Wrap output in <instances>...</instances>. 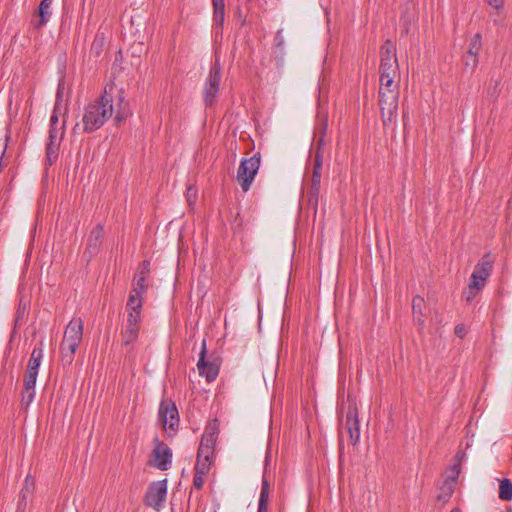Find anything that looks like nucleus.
I'll use <instances>...</instances> for the list:
<instances>
[{
  "label": "nucleus",
  "mask_w": 512,
  "mask_h": 512,
  "mask_svg": "<svg viewBox=\"0 0 512 512\" xmlns=\"http://www.w3.org/2000/svg\"><path fill=\"white\" fill-rule=\"evenodd\" d=\"M113 98L105 90L97 99L89 103L82 116L83 131L92 133L100 129L113 115Z\"/></svg>",
  "instance_id": "1"
},
{
  "label": "nucleus",
  "mask_w": 512,
  "mask_h": 512,
  "mask_svg": "<svg viewBox=\"0 0 512 512\" xmlns=\"http://www.w3.org/2000/svg\"><path fill=\"white\" fill-rule=\"evenodd\" d=\"M394 79V77H380L378 97L384 126L392 124L398 112L399 85L395 83Z\"/></svg>",
  "instance_id": "2"
},
{
  "label": "nucleus",
  "mask_w": 512,
  "mask_h": 512,
  "mask_svg": "<svg viewBox=\"0 0 512 512\" xmlns=\"http://www.w3.org/2000/svg\"><path fill=\"white\" fill-rule=\"evenodd\" d=\"M84 322L80 317H73L65 328L60 343V356L63 366H70L83 338Z\"/></svg>",
  "instance_id": "3"
},
{
  "label": "nucleus",
  "mask_w": 512,
  "mask_h": 512,
  "mask_svg": "<svg viewBox=\"0 0 512 512\" xmlns=\"http://www.w3.org/2000/svg\"><path fill=\"white\" fill-rule=\"evenodd\" d=\"M381 62L380 77H396L399 73V64L396 57V48L391 40H386L380 50Z\"/></svg>",
  "instance_id": "4"
},
{
  "label": "nucleus",
  "mask_w": 512,
  "mask_h": 512,
  "mask_svg": "<svg viewBox=\"0 0 512 512\" xmlns=\"http://www.w3.org/2000/svg\"><path fill=\"white\" fill-rule=\"evenodd\" d=\"M260 161V153H256L250 158L242 159L240 162L237 170V180L244 192H247L250 189V186L260 167Z\"/></svg>",
  "instance_id": "5"
},
{
  "label": "nucleus",
  "mask_w": 512,
  "mask_h": 512,
  "mask_svg": "<svg viewBox=\"0 0 512 512\" xmlns=\"http://www.w3.org/2000/svg\"><path fill=\"white\" fill-rule=\"evenodd\" d=\"M167 490L168 484L166 478L150 483L144 495V504L156 511H160L164 507Z\"/></svg>",
  "instance_id": "6"
},
{
  "label": "nucleus",
  "mask_w": 512,
  "mask_h": 512,
  "mask_svg": "<svg viewBox=\"0 0 512 512\" xmlns=\"http://www.w3.org/2000/svg\"><path fill=\"white\" fill-rule=\"evenodd\" d=\"M197 368L199 371V374L208 382L214 381L218 374L220 369V363L217 358L215 357H207V350H206V341L203 339L201 351L199 353V359L197 363Z\"/></svg>",
  "instance_id": "7"
},
{
  "label": "nucleus",
  "mask_w": 512,
  "mask_h": 512,
  "mask_svg": "<svg viewBox=\"0 0 512 512\" xmlns=\"http://www.w3.org/2000/svg\"><path fill=\"white\" fill-rule=\"evenodd\" d=\"M458 462L449 468L444 477L442 485L439 487L441 493L438 495V500L447 502L452 496L455 488V483L461 472V458L459 453L456 455Z\"/></svg>",
  "instance_id": "8"
},
{
  "label": "nucleus",
  "mask_w": 512,
  "mask_h": 512,
  "mask_svg": "<svg viewBox=\"0 0 512 512\" xmlns=\"http://www.w3.org/2000/svg\"><path fill=\"white\" fill-rule=\"evenodd\" d=\"M153 460L149 462V465L165 471L168 470L172 462V450L166 443L155 439V447L152 451Z\"/></svg>",
  "instance_id": "9"
},
{
  "label": "nucleus",
  "mask_w": 512,
  "mask_h": 512,
  "mask_svg": "<svg viewBox=\"0 0 512 512\" xmlns=\"http://www.w3.org/2000/svg\"><path fill=\"white\" fill-rule=\"evenodd\" d=\"M159 421L163 427L175 430L179 424L178 409L172 400H162L159 407Z\"/></svg>",
  "instance_id": "10"
},
{
  "label": "nucleus",
  "mask_w": 512,
  "mask_h": 512,
  "mask_svg": "<svg viewBox=\"0 0 512 512\" xmlns=\"http://www.w3.org/2000/svg\"><path fill=\"white\" fill-rule=\"evenodd\" d=\"M219 432L220 429L217 420H212L208 422L202 435L198 451L214 455V450Z\"/></svg>",
  "instance_id": "11"
},
{
  "label": "nucleus",
  "mask_w": 512,
  "mask_h": 512,
  "mask_svg": "<svg viewBox=\"0 0 512 512\" xmlns=\"http://www.w3.org/2000/svg\"><path fill=\"white\" fill-rule=\"evenodd\" d=\"M344 429L349 435L350 443L356 445L360 439V423L356 404H350L348 406Z\"/></svg>",
  "instance_id": "12"
},
{
  "label": "nucleus",
  "mask_w": 512,
  "mask_h": 512,
  "mask_svg": "<svg viewBox=\"0 0 512 512\" xmlns=\"http://www.w3.org/2000/svg\"><path fill=\"white\" fill-rule=\"evenodd\" d=\"M141 327V318L137 313H128L125 329L121 333L122 343L128 346L134 343L138 336Z\"/></svg>",
  "instance_id": "13"
},
{
  "label": "nucleus",
  "mask_w": 512,
  "mask_h": 512,
  "mask_svg": "<svg viewBox=\"0 0 512 512\" xmlns=\"http://www.w3.org/2000/svg\"><path fill=\"white\" fill-rule=\"evenodd\" d=\"M104 237V227L102 224H97L90 232L86 252L89 253L90 257L96 255L102 244Z\"/></svg>",
  "instance_id": "14"
},
{
  "label": "nucleus",
  "mask_w": 512,
  "mask_h": 512,
  "mask_svg": "<svg viewBox=\"0 0 512 512\" xmlns=\"http://www.w3.org/2000/svg\"><path fill=\"white\" fill-rule=\"evenodd\" d=\"M52 0H41L39 8L36 12L37 20L32 21V26L36 29H41L49 21L52 10Z\"/></svg>",
  "instance_id": "15"
},
{
  "label": "nucleus",
  "mask_w": 512,
  "mask_h": 512,
  "mask_svg": "<svg viewBox=\"0 0 512 512\" xmlns=\"http://www.w3.org/2000/svg\"><path fill=\"white\" fill-rule=\"evenodd\" d=\"M424 308V298L419 295L415 296L412 300L413 321L420 330H422L425 326V318L423 313Z\"/></svg>",
  "instance_id": "16"
},
{
  "label": "nucleus",
  "mask_w": 512,
  "mask_h": 512,
  "mask_svg": "<svg viewBox=\"0 0 512 512\" xmlns=\"http://www.w3.org/2000/svg\"><path fill=\"white\" fill-rule=\"evenodd\" d=\"M494 257L491 253H486L475 265L473 273L489 278L493 269Z\"/></svg>",
  "instance_id": "17"
},
{
  "label": "nucleus",
  "mask_w": 512,
  "mask_h": 512,
  "mask_svg": "<svg viewBox=\"0 0 512 512\" xmlns=\"http://www.w3.org/2000/svg\"><path fill=\"white\" fill-rule=\"evenodd\" d=\"M221 79V64L220 61L216 59L210 67V71L204 85L220 90Z\"/></svg>",
  "instance_id": "18"
},
{
  "label": "nucleus",
  "mask_w": 512,
  "mask_h": 512,
  "mask_svg": "<svg viewBox=\"0 0 512 512\" xmlns=\"http://www.w3.org/2000/svg\"><path fill=\"white\" fill-rule=\"evenodd\" d=\"M214 461V455L209 453L197 452L195 472L207 475Z\"/></svg>",
  "instance_id": "19"
},
{
  "label": "nucleus",
  "mask_w": 512,
  "mask_h": 512,
  "mask_svg": "<svg viewBox=\"0 0 512 512\" xmlns=\"http://www.w3.org/2000/svg\"><path fill=\"white\" fill-rule=\"evenodd\" d=\"M42 358H43V342L41 341L32 350L30 359L27 364V370L28 371H36L38 373Z\"/></svg>",
  "instance_id": "20"
},
{
  "label": "nucleus",
  "mask_w": 512,
  "mask_h": 512,
  "mask_svg": "<svg viewBox=\"0 0 512 512\" xmlns=\"http://www.w3.org/2000/svg\"><path fill=\"white\" fill-rule=\"evenodd\" d=\"M213 20L217 27L221 28L225 21V3L224 0H212Z\"/></svg>",
  "instance_id": "21"
},
{
  "label": "nucleus",
  "mask_w": 512,
  "mask_h": 512,
  "mask_svg": "<svg viewBox=\"0 0 512 512\" xmlns=\"http://www.w3.org/2000/svg\"><path fill=\"white\" fill-rule=\"evenodd\" d=\"M142 295L143 294L133 293L131 291L128 301H127V305H126L128 313H133V314L137 313L138 315L141 314V310H142V306H143Z\"/></svg>",
  "instance_id": "22"
},
{
  "label": "nucleus",
  "mask_w": 512,
  "mask_h": 512,
  "mask_svg": "<svg viewBox=\"0 0 512 512\" xmlns=\"http://www.w3.org/2000/svg\"><path fill=\"white\" fill-rule=\"evenodd\" d=\"M269 489H270L269 482L264 477L262 480V486H261V492H260L257 512H267L268 511Z\"/></svg>",
  "instance_id": "23"
},
{
  "label": "nucleus",
  "mask_w": 512,
  "mask_h": 512,
  "mask_svg": "<svg viewBox=\"0 0 512 512\" xmlns=\"http://www.w3.org/2000/svg\"><path fill=\"white\" fill-rule=\"evenodd\" d=\"M321 174L316 172L312 173L311 186L309 188V202H314L317 205L318 196L320 193Z\"/></svg>",
  "instance_id": "24"
},
{
  "label": "nucleus",
  "mask_w": 512,
  "mask_h": 512,
  "mask_svg": "<svg viewBox=\"0 0 512 512\" xmlns=\"http://www.w3.org/2000/svg\"><path fill=\"white\" fill-rule=\"evenodd\" d=\"M499 498L503 501L512 500V482L507 478L500 480Z\"/></svg>",
  "instance_id": "25"
},
{
  "label": "nucleus",
  "mask_w": 512,
  "mask_h": 512,
  "mask_svg": "<svg viewBox=\"0 0 512 512\" xmlns=\"http://www.w3.org/2000/svg\"><path fill=\"white\" fill-rule=\"evenodd\" d=\"M482 49V36L480 33L475 34L469 43L467 54L471 57L478 58V55Z\"/></svg>",
  "instance_id": "26"
},
{
  "label": "nucleus",
  "mask_w": 512,
  "mask_h": 512,
  "mask_svg": "<svg viewBox=\"0 0 512 512\" xmlns=\"http://www.w3.org/2000/svg\"><path fill=\"white\" fill-rule=\"evenodd\" d=\"M60 142L48 141L46 147V160L49 165H52L58 159Z\"/></svg>",
  "instance_id": "27"
},
{
  "label": "nucleus",
  "mask_w": 512,
  "mask_h": 512,
  "mask_svg": "<svg viewBox=\"0 0 512 512\" xmlns=\"http://www.w3.org/2000/svg\"><path fill=\"white\" fill-rule=\"evenodd\" d=\"M219 90L204 85L203 101L206 107H212L218 97Z\"/></svg>",
  "instance_id": "28"
},
{
  "label": "nucleus",
  "mask_w": 512,
  "mask_h": 512,
  "mask_svg": "<svg viewBox=\"0 0 512 512\" xmlns=\"http://www.w3.org/2000/svg\"><path fill=\"white\" fill-rule=\"evenodd\" d=\"M105 37L103 33H97L90 48V53L98 57L103 51Z\"/></svg>",
  "instance_id": "29"
},
{
  "label": "nucleus",
  "mask_w": 512,
  "mask_h": 512,
  "mask_svg": "<svg viewBox=\"0 0 512 512\" xmlns=\"http://www.w3.org/2000/svg\"><path fill=\"white\" fill-rule=\"evenodd\" d=\"M146 281H147V277L135 275L134 279H133L132 292L144 294L148 288Z\"/></svg>",
  "instance_id": "30"
},
{
  "label": "nucleus",
  "mask_w": 512,
  "mask_h": 512,
  "mask_svg": "<svg viewBox=\"0 0 512 512\" xmlns=\"http://www.w3.org/2000/svg\"><path fill=\"white\" fill-rule=\"evenodd\" d=\"M487 278L477 275L475 273H472L470 281H469V288L474 290H482L486 284Z\"/></svg>",
  "instance_id": "31"
},
{
  "label": "nucleus",
  "mask_w": 512,
  "mask_h": 512,
  "mask_svg": "<svg viewBox=\"0 0 512 512\" xmlns=\"http://www.w3.org/2000/svg\"><path fill=\"white\" fill-rule=\"evenodd\" d=\"M35 397V389L34 388H25L23 387L22 398H21V407L27 409L31 402Z\"/></svg>",
  "instance_id": "32"
},
{
  "label": "nucleus",
  "mask_w": 512,
  "mask_h": 512,
  "mask_svg": "<svg viewBox=\"0 0 512 512\" xmlns=\"http://www.w3.org/2000/svg\"><path fill=\"white\" fill-rule=\"evenodd\" d=\"M60 92L57 93L56 103L52 112V115L50 117V128L51 127H57V124L59 122L58 114L60 112Z\"/></svg>",
  "instance_id": "33"
},
{
  "label": "nucleus",
  "mask_w": 512,
  "mask_h": 512,
  "mask_svg": "<svg viewBox=\"0 0 512 512\" xmlns=\"http://www.w3.org/2000/svg\"><path fill=\"white\" fill-rule=\"evenodd\" d=\"M38 373L36 371H28L26 370V373L24 375V387L25 388H34L36 385Z\"/></svg>",
  "instance_id": "34"
},
{
  "label": "nucleus",
  "mask_w": 512,
  "mask_h": 512,
  "mask_svg": "<svg viewBox=\"0 0 512 512\" xmlns=\"http://www.w3.org/2000/svg\"><path fill=\"white\" fill-rule=\"evenodd\" d=\"M149 273H150V261L142 260L138 265L137 272L135 275L148 277Z\"/></svg>",
  "instance_id": "35"
},
{
  "label": "nucleus",
  "mask_w": 512,
  "mask_h": 512,
  "mask_svg": "<svg viewBox=\"0 0 512 512\" xmlns=\"http://www.w3.org/2000/svg\"><path fill=\"white\" fill-rule=\"evenodd\" d=\"M62 137H63L62 128L51 127L49 129V141L50 142H52V140L55 141V142H60Z\"/></svg>",
  "instance_id": "36"
},
{
  "label": "nucleus",
  "mask_w": 512,
  "mask_h": 512,
  "mask_svg": "<svg viewBox=\"0 0 512 512\" xmlns=\"http://www.w3.org/2000/svg\"><path fill=\"white\" fill-rule=\"evenodd\" d=\"M478 63H479V60L476 57H471L468 54L465 57V60H464L465 69H470V72H473L475 70Z\"/></svg>",
  "instance_id": "37"
},
{
  "label": "nucleus",
  "mask_w": 512,
  "mask_h": 512,
  "mask_svg": "<svg viewBox=\"0 0 512 512\" xmlns=\"http://www.w3.org/2000/svg\"><path fill=\"white\" fill-rule=\"evenodd\" d=\"M205 477H206L205 474H200V473L195 472L194 479H193V485L196 489L200 490L203 487L204 482H205Z\"/></svg>",
  "instance_id": "38"
},
{
  "label": "nucleus",
  "mask_w": 512,
  "mask_h": 512,
  "mask_svg": "<svg viewBox=\"0 0 512 512\" xmlns=\"http://www.w3.org/2000/svg\"><path fill=\"white\" fill-rule=\"evenodd\" d=\"M186 198L189 205H193L197 198V190L193 186L187 188Z\"/></svg>",
  "instance_id": "39"
},
{
  "label": "nucleus",
  "mask_w": 512,
  "mask_h": 512,
  "mask_svg": "<svg viewBox=\"0 0 512 512\" xmlns=\"http://www.w3.org/2000/svg\"><path fill=\"white\" fill-rule=\"evenodd\" d=\"M322 170V155L319 152H316L315 158H314V167H313V173H320Z\"/></svg>",
  "instance_id": "40"
},
{
  "label": "nucleus",
  "mask_w": 512,
  "mask_h": 512,
  "mask_svg": "<svg viewBox=\"0 0 512 512\" xmlns=\"http://www.w3.org/2000/svg\"><path fill=\"white\" fill-rule=\"evenodd\" d=\"M454 332L459 338L463 339L467 335V327L464 324H457Z\"/></svg>",
  "instance_id": "41"
},
{
  "label": "nucleus",
  "mask_w": 512,
  "mask_h": 512,
  "mask_svg": "<svg viewBox=\"0 0 512 512\" xmlns=\"http://www.w3.org/2000/svg\"><path fill=\"white\" fill-rule=\"evenodd\" d=\"M480 290H474L468 287V291L464 292L465 301L467 303H471L475 296L479 293Z\"/></svg>",
  "instance_id": "42"
},
{
  "label": "nucleus",
  "mask_w": 512,
  "mask_h": 512,
  "mask_svg": "<svg viewBox=\"0 0 512 512\" xmlns=\"http://www.w3.org/2000/svg\"><path fill=\"white\" fill-rule=\"evenodd\" d=\"M489 6L495 8L496 10H500L503 8L505 4V0H484Z\"/></svg>",
  "instance_id": "43"
},
{
  "label": "nucleus",
  "mask_w": 512,
  "mask_h": 512,
  "mask_svg": "<svg viewBox=\"0 0 512 512\" xmlns=\"http://www.w3.org/2000/svg\"><path fill=\"white\" fill-rule=\"evenodd\" d=\"M274 42H275L276 47H282L283 46V44H284V37L282 35V29L277 31V33L275 35V38H274Z\"/></svg>",
  "instance_id": "44"
},
{
  "label": "nucleus",
  "mask_w": 512,
  "mask_h": 512,
  "mask_svg": "<svg viewBox=\"0 0 512 512\" xmlns=\"http://www.w3.org/2000/svg\"><path fill=\"white\" fill-rule=\"evenodd\" d=\"M127 115H128V112H126L125 110H123V111H122L121 109H119V110L116 112V115H115V120H116V122H117V123L122 122L123 120H125V119H126Z\"/></svg>",
  "instance_id": "45"
},
{
  "label": "nucleus",
  "mask_w": 512,
  "mask_h": 512,
  "mask_svg": "<svg viewBox=\"0 0 512 512\" xmlns=\"http://www.w3.org/2000/svg\"><path fill=\"white\" fill-rule=\"evenodd\" d=\"M33 484H34L33 478L31 476H27L25 479V488L28 489V486L33 485Z\"/></svg>",
  "instance_id": "46"
},
{
  "label": "nucleus",
  "mask_w": 512,
  "mask_h": 512,
  "mask_svg": "<svg viewBox=\"0 0 512 512\" xmlns=\"http://www.w3.org/2000/svg\"><path fill=\"white\" fill-rule=\"evenodd\" d=\"M407 117H408V113L403 111V120H404V122L406 121Z\"/></svg>",
  "instance_id": "47"
},
{
  "label": "nucleus",
  "mask_w": 512,
  "mask_h": 512,
  "mask_svg": "<svg viewBox=\"0 0 512 512\" xmlns=\"http://www.w3.org/2000/svg\"><path fill=\"white\" fill-rule=\"evenodd\" d=\"M450 512H461L460 508L456 507L453 508Z\"/></svg>",
  "instance_id": "48"
},
{
  "label": "nucleus",
  "mask_w": 512,
  "mask_h": 512,
  "mask_svg": "<svg viewBox=\"0 0 512 512\" xmlns=\"http://www.w3.org/2000/svg\"><path fill=\"white\" fill-rule=\"evenodd\" d=\"M499 85V81L498 80H495L494 82V89L496 90L497 86Z\"/></svg>",
  "instance_id": "49"
},
{
  "label": "nucleus",
  "mask_w": 512,
  "mask_h": 512,
  "mask_svg": "<svg viewBox=\"0 0 512 512\" xmlns=\"http://www.w3.org/2000/svg\"><path fill=\"white\" fill-rule=\"evenodd\" d=\"M119 101H120L121 103H122V102H124V97H123V96H120V97H119Z\"/></svg>",
  "instance_id": "50"
}]
</instances>
